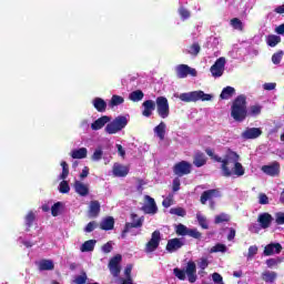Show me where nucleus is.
Segmentation results:
<instances>
[{
    "instance_id": "nucleus-1",
    "label": "nucleus",
    "mask_w": 284,
    "mask_h": 284,
    "mask_svg": "<svg viewBox=\"0 0 284 284\" xmlns=\"http://www.w3.org/2000/svg\"><path fill=\"white\" fill-rule=\"evenodd\" d=\"M205 153L215 163H222V176L230 179L232 174H234L235 176H243V174H245V169L243 168V164L239 162L241 156L239 155V153L232 151V149H227L224 159L221 158L219 154H215L214 151L210 148L205 149Z\"/></svg>"
},
{
    "instance_id": "nucleus-2",
    "label": "nucleus",
    "mask_w": 284,
    "mask_h": 284,
    "mask_svg": "<svg viewBox=\"0 0 284 284\" xmlns=\"http://www.w3.org/2000/svg\"><path fill=\"white\" fill-rule=\"evenodd\" d=\"M263 110L260 104L251 105L247 112V97L241 94L237 95L231 105V116L237 123H243L248 116H258Z\"/></svg>"
},
{
    "instance_id": "nucleus-3",
    "label": "nucleus",
    "mask_w": 284,
    "mask_h": 284,
    "mask_svg": "<svg viewBox=\"0 0 284 284\" xmlns=\"http://www.w3.org/2000/svg\"><path fill=\"white\" fill-rule=\"evenodd\" d=\"M173 274L179 281H185V274L187 275L189 283H196V263L190 261L186 264V270L175 267Z\"/></svg>"
},
{
    "instance_id": "nucleus-4",
    "label": "nucleus",
    "mask_w": 284,
    "mask_h": 284,
    "mask_svg": "<svg viewBox=\"0 0 284 284\" xmlns=\"http://www.w3.org/2000/svg\"><path fill=\"white\" fill-rule=\"evenodd\" d=\"M180 101L184 103H196V101H212V94L205 93L203 91H192L187 93H181L180 95H174Z\"/></svg>"
},
{
    "instance_id": "nucleus-5",
    "label": "nucleus",
    "mask_w": 284,
    "mask_h": 284,
    "mask_svg": "<svg viewBox=\"0 0 284 284\" xmlns=\"http://www.w3.org/2000/svg\"><path fill=\"white\" fill-rule=\"evenodd\" d=\"M128 125V118L125 115L116 116L112 122L105 126L106 134H116Z\"/></svg>"
},
{
    "instance_id": "nucleus-6",
    "label": "nucleus",
    "mask_w": 284,
    "mask_h": 284,
    "mask_svg": "<svg viewBox=\"0 0 284 284\" xmlns=\"http://www.w3.org/2000/svg\"><path fill=\"white\" fill-rule=\"evenodd\" d=\"M155 108L160 119H168L170 116V102L165 97H158L155 99Z\"/></svg>"
},
{
    "instance_id": "nucleus-7",
    "label": "nucleus",
    "mask_w": 284,
    "mask_h": 284,
    "mask_svg": "<svg viewBox=\"0 0 284 284\" xmlns=\"http://www.w3.org/2000/svg\"><path fill=\"white\" fill-rule=\"evenodd\" d=\"M173 173L178 178L186 176L192 173V164L187 161L178 162L173 166Z\"/></svg>"
},
{
    "instance_id": "nucleus-8",
    "label": "nucleus",
    "mask_w": 284,
    "mask_h": 284,
    "mask_svg": "<svg viewBox=\"0 0 284 284\" xmlns=\"http://www.w3.org/2000/svg\"><path fill=\"white\" fill-rule=\"evenodd\" d=\"M225 63H226L225 58L221 57L210 68V72H211L212 77H214V79H219V78H221L222 74H224Z\"/></svg>"
},
{
    "instance_id": "nucleus-9",
    "label": "nucleus",
    "mask_w": 284,
    "mask_h": 284,
    "mask_svg": "<svg viewBox=\"0 0 284 284\" xmlns=\"http://www.w3.org/2000/svg\"><path fill=\"white\" fill-rule=\"evenodd\" d=\"M123 260V257L121 256V254H118L115 256H113L110 262H109V270L112 274V276H114V278H119V275L121 274V261Z\"/></svg>"
},
{
    "instance_id": "nucleus-10",
    "label": "nucleus",
    "mask_w": 284,
    "mask_h": 284,
    "mask_svg": "<svg viewBox=\"0 0 284 284\" xmlns=\"http://www.w3.org/2000/svg\"><path fill=\"white\" fill-rule=\"evenodd\" d=\"M161 244V232L154 231L151 235V240L145 245V252H155V250L159 248V245Z\"/></svg>"
},
{
    "instance_id": "nucleus-11",
    "label": "nucleus",
    "mask_w": 284,
    "mask_h": 284,
    "mask_svg": "<svg viewBox=\"0 0 284 284\" xmlns=\"http://www.w3.org/2000/svg\"><path fill=\"white\" fill-rule=\"evenodd\" d=\"M178 79H185L190 74L191 77H196V69L190 68L187 64H180L175 69Z\"/></svg>"
},
{
    "instance_id": "nucleus-12",
    "label": "nucleus",
    "mask_w": 284,
    "mask_h": 284,
    "mask_svg": "<svg viewBox=\"0 0 284 284\" xmlns=\"http://www.w3.org/2000/svg\"><path fill=\"white\" fill-rule=\"evenodd\" d=\"M219 196H221V191H219V189L206 190L202 193L200 197V203H202V205H205L207 201H212V199H219Z\"/></svg>"
},
{
    "instance_id": "nucleus-13",
    "label": "nucleus",
    "mask_w": 284,
    "mask_h": 284,
    "mask_svg": "<svg viewBox=\"0 0 284 284\" xmlns=\"http://www.w3.org/2000/svg\"><path fill=\"white\" fill-rule=\"evenodd\" d=\"M142 116L150 119L154 114V110H156V102L154 100H146L142 103Z\"/></svg>"
},
{
    "instance_id": "nucleus-14",
    "label": "nucleus",
    "mask_w": 284,
    "mask_h": 284,
    "mask_svg": "<svg viewBox=\"0 0 284 284\" xmlns=\"http://www.w3.org/2000/svg\"><path fill=\"white\" fill-rule=\"evenodd\" d=\"M263 134V130L261 128H246L244 132H242V139L254 140L258 139Z\"/></svg>"
},
{
    "instance_id": "nucleus-15",
    "label": "nucleus",
    "mask_w": 284,
    "mask_h": 284,
    "mask_svg": "<svg viewBox=\"0 0 284 284\" xmlns=\"http://www.w3.org/2000/svg\"><path fill=\"white\" fill-rule=\"evenodd\" d=\"M283 252V245L281 243H270L264 247V256H274V254H281Z\"/></svg>"
},
{
    "instance_id": "nucleus-16",
    "label": "nucleus",
    "mask_w": 284,
    "mask_h": 284,
    "mask_svg": "<svg viewBox=\"0 0 284 284\" xmlns=\"http://www.w3.org/2000/svg\"><path fill=\"white\" fill-rule=\"evenodd\" d=\"M262 172L267 174V176H278V174H281V164L278 162H273L270 165H263Z\"/></svg>"
},
{
    "instance_id": "nucleus-17",
    "label": "nucleus",
    "mask_w": 284,
    "mask_h": 284,
    "mask_svg": "<svg viewBox=\"0 0 284 284\" xmlns=\"http://www.w3.org/2000/svg\"><path fill=\"white\" fill-rule=\"evenodd\" d=\"M185 243L181 241L179 237H174L168 241L166 243V251H169L170 254L178 252V250H181Z\"/></svg>"
},
{
    "instance_id": "nucleus-18",
    "label": "nucleus",
    "mask_w": 284,
    "mask_h": 284,
    "mask_svg": "<svg viewBox=\"0 0 284 284\" xmlns=\"http://www.w3.org/2000/svg\"><path fill=\"white\" fill-rule=\"evenodd\" d=\"M145 201L148 202V204L143 206L145 214H156V212H159V207L156 206L154 199L150 195H145Z\"/></svg>"
},
{
    "instance_id": "nucleus-19",
    "label": "nucleus",
    "mask_w": 284,
    "mask_h": 284,
    "mask_svg": "<svg viewBox=\"0 0 284 284\" xmlns=\"http://www.w3.org/2000/svg\"><path fill=\"white\" fill-rule=\"evenodd\" d=\"M73 187L79 196H88V194H90V186L79 180H75V182L73 183Z\"/></svg>"
},
{
    "instance_id": "nucleus-20",
    "label": "nucleus",
    "mask_w": 284,
    "mask_h": 284,
    "mask_svg": "<svg viewBox=\"0 0 284 284\" xmlns=\"http://www.w3.org/2000/svg\"><path fill=\"white\" fill-rule=\"evenodd\" d=\"M272 221H274V217H272V214L270 213H262L257 217V222L262 230H267V227L272 225Z\"/></svg>"
},
{
    "instance_id": "nucleus-21",
    "label": "nucleus",
    "mask_w": 284,
    "mask_h": 284,
    "mask_svg": "<svg viewBox=\"0 0 284 284\" xmlns=\"http://www.w3.org/2000/svg\"><path fill=\"white\" fill-rule=\"evenodd\" d=\"M207 164V158L205 153L197 151L193 156V165L195 168H203V165Z\"/></svg>"
},
{
    "instance_id": "nucleus-22",
    "label": "nucleus",
    "mask_w": 284,
    "mask_h": 284,
    "mask_svg": "<svg viewBox=\"0 0 284 284\" xmlns=\"http://www.w3.org/2000/svg\"><path fill=\"white\" fill-rule=\"evenodd\" d=\"M134 227H143V220L139 219L136 222H133V223L126 222L124 225V229L121 233V239H125V236H128V233L130 232V230H132Z\"/></svg>"
},
{
    "instance_id": "nucleus-23",
    "label": "nucleus",
    "mask_w": 284,
    "mask_h": 284,
    "mask_svg": "<svg viewBox=\"0 0 284 284\" xmlns=\"http://www.w3.org/2000/svg\"><path fill=\"white\" fill-rule=\"evenodd\" d=\"M100 212H101V203H99V201L97 200L91 201L89 206V216H91V219H97Z\"/></svg>"
},
{
    "instance_id": "nucleus-24",
    "label": "nucleus",
    "mask_w": 284,
    "mask_h": 284,
    "mask_svg": "<svg viewBox=\"0 0 284 284\" xmlns=\"http://www.w3.org/2000/svg\"><path fill=\"white\" fill-rule=\"evenodd\" d=\"M110 123V116L103 115L95 120L93 123H91V130H101L102 128L105 126V124Z\"/></svg>"
},
{
    "instance_id": "nucleus-25",
    "label": "nucleus",
    "mask_w": 284,
    "mask_h": 284,
    "mask_svg": "<svg viewBox=\"0 0 284 284\" xmlns=\"http://www.w3.org/2000/svg\"><path fill=\"white\" fill-rule=\"evenodd\" d=\"M100 229H102L104 232H110V230H114V217L106 216L103 219L100 223Z\"/></svg>"
},
{
    "instance_id": "nucleus-26",
    "label": "nucleus",
    "mask_w": 284,
    "mask_h": 284,
    "mask_svg": "<svg viewBox=\"0 0 284 284\" xmlns=\"http://www.w3.org/2000/svg\"><path fill=\"white\" fill-rule=\"evenodd\" d=\"M92 103L97 112H105L108 110V103L102 98H94Z\"/></svg>"
},
{
    "instance_id": "nucleus-27",
    "label": "nucleus",
    "mask_w": 284,
    "mask_h": 284,
    "mask_svg": "<svg viewBox=\"0 0 284 284\" xmlns=\"http://www.w3.org/2000/svg\"><path fill=\"white\" fill-rule=\"evenodd\" d=\"M126 174H130V169H128V166H123L121 164H114L113 166L114 176L124 178Z\"/></svg>"
},
{
    "instance_id": "nucleus-28",
    "label": "nucleus",
    "mask_w": 284,
    "mask_h": 284,
    "mask_svg": "<svg viewBox=\"0 0 284 284\" xmlns=\"http://www.w3.org/2000/svg\"><path fill=\"white\" fill-rule=\"evenodd\" d=\"M236 94V89L234 87H226L222 90L220 94V99L223 101H227L229 99H232Z\"/></svg>"
},
{
    "instance_id": "nucleus-29",
    "label": "nucleus",
    "mask_w": 284,
    "mask_h": 284,
    "mask_svg": "<svg viewBox=\"0 0 284 284\" xmlns=\"http://www.w3.org/2000/svg\"><path fill=\"white\" fill-rule=\"evenodd\" d=\"M39 270L41 272H50L54 270V262L52 260H42L39 263Z\"/></svg>"
},
{
    "instance_id": "nucleus-30",
    "label": "nucleus",
    "mask_w": 284,
    "mask_h": 284,
    "mask_svg": "<svg viewBox=\"0 0 284 284\" xmlns=\"http://www.w3.org/2000/svg\"><path fill=\"white\" fill-rule=\"evenodd\" d=\"M276 272L274 271H264L261 275L262 281H264V283H274V281H276Z\"/></svg>"
},
{
    "instance_id": "nucleus-31",
    "label": "nucleus",
    "mask_w": 284,
    "mask_h": 284,
    "mask_svg": "<svg viewBox=\"0 0 284 284\" xmlns=\"http://www.w3.org/2000/svg\"><path fill=\"white\" fill-rule=\"evenodd\" d=\"M34 221H37V215L34 214V212L29 211L28 214L24 216L27 232H30V227H32V225H34Z\"/></svg>"
},
{
    "instance_id": "nucleus-32",
    "label": "nucleus",
    "mask_w": 284,
    "mask_h": 284,
    "mask_svg": "<svg viewBox=\"0 0 284 284\" xmlns=\"http://www.w3.org/2000/svg\"><path fill=\"white\" fill-rule=\"evenodd\" d=\"M71 156L73 159H87L88 158V149L80 148L71 151Z\"/></svg>"
},
{
    "instance_id": "nucleus-33",
    "label": "nucleus",
    "mask_w": 284,
    "mask_h": 284,
    "mask_svg": "<svg viewBox=\"0 0 284 284\" xmlns=\"http://www.w3.org/2000/svg\"><path fill=\"white\" fill-rule=\"evenodd\" d=\"M278 43H281L280 36L268 34L266 37V45H268L270 48H276V45H278Z\"/></svg>"
},
{
    "instance_id": "nucleus-34",
    "label": "nucleus",
    "mask_w": 284,
    "mask_h": 284,
    "mask_svg": "<svg viewBox=\"0 0 284 284\" xmlns=\"http://www.w3.org/2000/svg\"><path fill=\"white\" fill-rule=\"evenodd\" d=\"M143 97H145V93H143L141 90H135L129 94V99L133 103H139V101H143Z\"/></svg>"
},
{
    "instance_id": "nucleus-35",
    "label": "nucleus",
    "mask_w": 284,
    "mask_h": 284,
    "mask_svg": "<svg viewBox=\"0 0 284 284\" xmlns=\"http://www.w3.org/2000/svg\"><path fill=\"white\" fill-rule=\"evenodd\" d=\"M97 240H88L81 245V252H94Z\"/></svg>"
},
{
    "instance_id": "nucleus-36",
    "label": "nucleus",
    "mask_w": 284,
    "mask_h": 284,
    "mask_svg": "<svg viewBox=\"0 0 284 284\" xmlns=\"http://www.w3.org/2000/svg\"><path fill=\"white\" fill-rule=\"evenodd\" d=\"M154 132L156 136L160 138V141L165 139V122H161L159 125L154 128Z\"/></svg>"
},
{
    "instance_id": "nucleus-37",
    "label": "nucleus",
    "mask_w": 284,
    "mask_h": 284,
    "mask_svg": "<svg viewBox=\"0 0 284 284\" xmlns=\"http://www.w3.org/2000/svg\"><path fill=\"white\" fill-rule=\"evenodd\" d=\"M62 173L60 174L59 179L60 181H65L68 176L70 175V166L68 165V162L62 161L61 162Z\"/></svg>"
},
{
    "instance_id": "nucleus-38",
    "label": "nucleus",
    "mask_w": 284,
    "mask_h": 284,
    "mask_svg": "<svg viewBox=\"0 0 284 284\" xmlns=\"http://www.w3.org/2000/svg\"><path fill=\"white\" fill-rule=\"evenodd\" d=\"M209 265H210V261H207V257L200 258L197 266L201 270L199 272V274H201V276H203V274H205V270H207Z\"/></svg>"
},
{
    "instance_id": "nucleus-39",
    "label": "nucleus",
    "mask_w": 284,
    "mask_h": 284,
    "mask_svg": "<svg viewBox=\"0 0 284 284\" xmlns=\"http://www.w3.org/2000/svg\"><path fill=\"white\" fill-rule=\"evenodd\" d=\"M199 52H201V45L199 42L191 44L187 49V54H191L192 57H199Z\"/></svg>"
},
{
    "instance_id": "nucleus-40",
    "label": "nucleus",
    "mask_w": 284,
    "mask_h": 284,
    "mask_svg": "<svg viewBox=\"0 0 284 284\" xmlns=\"http://www.w3.org/2000/svg\"><path fill=\"white\" fill-rule=\"evenodd\" d=\"M124 101H125V99H123V97L114 94V95H112V98L109 102V105L111 108H114L116 105H121L122 103H124Z\"/></svg>"
},
{
    "instance_id": "nucleus-41",
    "label": "nucleus",
    "mask_w": 284,
    "mask_h": 284,
    "mask_svg": "<svg viewBox=\"0 0 284 284\" xmlns=\"http://www.w3.org/2000/svg\"><path fill=\"white\" fill-rule=\"evenodd\" d=\"M196 220L202 230H210V225L207 224V217L201 214H196Z\"/></svg>"
},
{
    "instance_id": "nucleus-42",
    "label": "nucleus",
    "mask_w": 284,
    "mask_h": 284,
    "mask_svg": "<svg viewBox=\"0 0 284 284\" xmlns=\"http://www.w3.org/2000/svg\"><path fill=\"white\" fill-rule=\"evenodd\" d=\"M59 192L60 194H70V184L68 181L62 180L59 184Z\"/></svg>"
},
{
    "instance_id": "nucleus-43",
    "label": "nucleus",
    "mask_w": 284,
    "mask_h": 284,
    "mask_svg": "<svg viewBox=\"0 0 284 284\" xmlns=\"http://www.w3.org/2000/svg\"><path fill=\"white\" fill-rule=\"evenodd\" d=\"M214 223L215 225H219L221 223H230V215L221 213L220 215L215 216Z\"/></svg>"
},
{
    "instance_id": "nucleus-44",
    "label": "nucleus",
    "mask_w": 284,
    "mask_h": 284,
    "mask_svg": "<svg viewBox=\"0 0 284 284\" xmlns=\"http://www.w3.org/2000/svg\"><path fill=\"white\" fill-rule=\"evenodd\" d=\"M283 261H284V257L268 258L266 260V265L267 267L272 268V267H275V265H281Z\"/></svg>"
},
{
    "instance_id": "nucleus-45",
    "label": "nucleus",
    "mask_w": 284,
    "mask_h": 284,
    "mask_svg": "<svg viewBox=\"0 0 284 284\" xmlns=\"http://www.w3.org/2000/svg\"><path fill=\"white\" fill-rule=\"evenodd\" d=\"M179 14L183 21L190 19L192 17V13H190V10H187L185 7L179 8Z\"/></svg>"
},
{
    "instance_id": "nucleus-46",
    "label": "nucleus",
    "mask_w": 284,
    "mask_h": 284,
    "mask_svg": "<svg viewBox=\"0 0 284 284\" xmlns=\"http://www.w3.org/2000/svg\"><path fill=\"white\" fill-rule=\"evenodd\" d=\"M231 26L234 28V30H240L242 32L243 30V21L239 18L231 19Z\"/></svg>"
},
{
    "instance_id": "nucleus-47",
    "label": "nucleus",
    "mask_w": 284,
    "mask_h": 284,
    "mask_svg": "<svg viewBox=\"0 0 284 284\" xmlns=\"http://www.w3.org/2000/svg\"><path fill=\"white\" fill-rule=\"evenodd\" d=\"M190 229H187V226L183 225V224H179L176 226L175 233L178 234V236H187V232Z\"/></svg>"
},
{
    "instance_id": "nucleus-48",
    "label": "nucleus",
    "mask_w": 284,
    "mask_h": 284,
    "mask_svg": "<svg viewBox=\"0 0 284 284\" xmlns=\"http://www.w3.org/2000/svg\"><path fill=\"white\" fill-rule=\"evenodd\" d=\"M216 252L225 253V252H227V246H225V244H221V243L215 244V245L211 248L210 253H211V254H214V253H216Z\"/></svg>"
},
{
    "instance_id": "nucleus-49",
    "label": "nucleus",
    "mask_w": 284,
    "mask_h": 284,
    "mask_svg": "<svg viewBox=\"0 0 284 284\" xmlns=\"http://www.w3.org/2000/svg\"><path fill=\"white\" fill-rule=\"evenodd\" d=\"M61 207H63V203L57 202L51 206L52 216H59V212H61Z\"/></svg>"
},
{
    "instance_id": "nucleus-50",
    "label": "nucleus",
    "mask_w": 284,
    "mask_h": 284,
    "mask_svg": "<svg viewBox=\"0 0 284 284\" xmlns=\"http://www.w3.org/2000/svg\"><path fill=\"white\" fill-rule=\"evenodd\" d=\"M74 283L75 284L88 283V274H85V271H82L81 274L75 277Z\"/></svg>"
},
{
    "instance_id": "nucleus-51",
    "label": "nucleus",
    "mask_w": 284,
    "mask_h": 284,
    "mask_svg": "<svg viewBox=\"0 0 284 284\" xmlns=\"http://www.w3.org/2000/svg\"><path fill=\"white\" fill-rule=\"evenodd\" d=\"M170 214H174L175 216H185L187 212L183 207H173L170 210Z\"/></svg>"
},
{
    "instance_id": "nucleus-52",
    "label": "nucleus",
    "mask_w": 284,
    "mask_h": 284,
    "mask_svg": "<svg viewBox=\"0 0 284 284\" xmlns=\"http://www.w3.org/2000/svg\"><path fill=\"white\" fill-rule=\"evenodd\" d=\"M283 54H284L283 51H277L272 55V62L274 63V65H278V63L283 61Z\"/></svg>"
},
{
    "instance_id": "nucleus-53",
    "label": "nucleus",
    "mask_w": 284,
    "mask_h": 284,
    "mask_svg": "<svg viewBox=\"0 0 284 284\" xmlns=\"http://www.w3.org/2000/svg\"><path fill=\"white\" fill-rule=\"evenodd\" d=\"M91 159L92 161H101V159H103V150L101 148L95 149Z\"/></svg>"
},
{
    "instance_id": "nucleus-54",
    "label": "nucleus",
    "mask_w": 284,
    "mask_h": 284,
    "mask_svg": "<svg viewBox=\"0 0 284 284\" xmlns=\"http://www.w3.org/2000/svg\"><path fill=\"white\" fill-rule=\"evenodd\" d=\"M97 227H99V224L97 223V221H91L84 227V232H87V233L94 232V230H97Z\"/></svg>"
},
{
    "instance_id": "nucleus-55",
    "label": "nucleus",
    "mask_w": 284,
    "mask_h": 284,
    "mask_svg": "<svg viewBox=\"0 0 284 284\" xmlns=\"http://www.w3.org/2000/svg\"><path fill=\"white\" fill-rule=\"evenodd\" d=\"M172 203H174V195L169 194L162 202L163 207H171Z\"/></svg>"
},
{
    "instance_id": "nucleus-56",
    "label": "nucleus",
    "mask_w": 284,
    "mask_h": 284,
    "mask_svg": "<svg viewBox=\"0 0 284 284\" xmlns=\"http://www.w3.org/2000/svg\"><path fill=\"white\" fill-rule=\"evenodd\" d=\"M186 236H191L192 239H197L199 240V239H201L202 234L196 229H189V232H187Z\"/></svg>"
},
{
    "instance_id": "nucleus-57",
    "label": "nucleus",
    "mask_w": 284,
    "mask_h": 284,
    "mask_svg": "<svg viewBox=\"0 0 284 284\" xmlns=\"http://www.w3.org/2000/svg\"><path fill=\"white\" fill-rule=\"evenodd\" d=\"M172 190L173 192H179V190H181V179L179 176L173 179Z\"/></svg>"
},
{
    "instance_id": "nucleus-58",
    "label": "nucleus",
    "mask_w": 284,
    "mask_h": 284,
    "mask_svg": "<svg viewBox=\"0 0 284 284\" xmlns=\"http://www.w3.org/2000/svg\"><path fill=\"white\" fill-rule=\"evenodd\" d=\"M258 254V246L252 245L248 247L247 258H253V256H256Z\"/></svg>"
},
{
    "instance_id": "nucleus-59",
    "label": "nucleus",
    "mask_w": 284,
    "mask_h": 284,
    "mask_svg": "<svg viewBox=\"0 0 284 284\" xmlns=\"http://www.w3.org/2000/svg\"><path fill=\"white\" fill-rule=\"evenodd\" d=\"M275 223L276 225H284V213L278 212L275 214Z\"/></svg>"
},
{
    "instance_id": "nucleus-60",
    "label": "nucleus",
    "mask_w": 284,
    "mask_h": 284,
    "mask_svg": "<svg viewBox=\"0 0 284 284\" xmlns=\"http://www.w3.org/2000/svg\"><path fill=\"white\" fill-rule=\"evenodd\" d=\"M260 205H267L270 203V197L265 193H261L258 197Z\"/></svg>"
},
{
    "instance_id": "nucleus-61",
    "label": "nucleus",
    "mask_w": 284,
    "mask_h": 284,
    "mask_svg": "<svg viewBox=\"0 0 284 284\" xmlns=\"http://www.w3.org/2000/svg\"><path fill=\"white\" fill-rule=\"evenodd\" d=\"M113 247H112V242H106L104 245H102V252L104 254H110V252H112Z\"/></svg>"
},
{
    "instance_id": "nucleus-62",
    "label": "nucleus",
    "mask_w": 284,
    "mask_h": 284,
    "mask_svg": "<svg viewBox=\"0 0 284 284\" xmlns=\"http://www.w3.org/2000/svg\"><path fill=\"white\" fill-rule=\"evenodd\" d=\"M212 278H213V282H215L217 284H225V283H223V276L219 273H213Z\"/></svg>"
},
{
    "instance_id": "nucleus-63",
    "label": "nucleus",
    "mask_w": 284,
    "mask_h": 284,
    "mask_svg": "<svg viewBox=\"0 0 284 284\" xmlns=\"http://www.w3.org/2000/svg\"><path fill=\"white\" fill-rule=\"evenodd\" d=\"M263 89L266 91H272V90H276V83L274 82H267L263 84Z\"/></svg>"
},
{
    "instance_id": "nucleus-64",
    "label": "nucleus",
    "mask_w": 284,
    "mask_h": 284,
    "mask_svg": "<svg viewBox=\"0 0 284 284\" xmlns=\"http://www.w3.org/2000/svg\"><path fill=\"white\" fill-rule=\"evenodd\" d=\"M276 34H284V23L275 28Z\"/></svg>"
}]
</instances>
